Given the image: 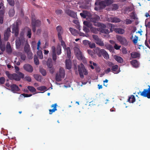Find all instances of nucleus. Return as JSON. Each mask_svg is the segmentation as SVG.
<instances>
[{
    "label": "nucleus",
    "instance_id": "nucleus-60",
    "mask_svg": "<svg viewBox=\"0 0 150 150\" xmlns=\"http://www.w3.org/2000/svg\"><path fill=\"white\" fill-rule=\"evenodd\" d=\"M31 35V30L29 28L28 30L27 33V36L29 38H30Z\"/></svg>",
    "mask_w": 150,
    "mask_h": 150
},
{
    "label": "nucleus",
    "instance_id": "nucleus-18",
    "mask_svg": "<svg viewBox=\"0 0 150 150\" xmlns=\"http://www.w3.org/2000/svg\"><path fill=\"white\" fill-rule=\"evenodd\" d=\"M95 4V5H98L102 7V8H105L106 6H107L105 0L102 1L98 3L96 2Z\"/></svg>",
    "mask_w": 150,
    "mask_h": 150
},
{
    "label": "nucleus",
    "instance_id": "nucleus-16",
    "mask_svg": "<svg viewBox=\"0 0 150 150\" xmlns=\"http://www.w3.org/2000/svg\"><path fill=\"white\" fill-rule=\"evenodd\" d=\"M66 66L67 69H70L71 68V62L70 59H67L65 61Z\"/></svg>",
    "mask_w": 150,
    "mask_h": 150
},
{
    "label": "nucleus",
    "instance_id": "nucleus-62",
    "mask_svg": "<svg viewBox=\"0 0 150 150\" xmlns=\"http://www.w3.org/2000/svg\"><path fill=\"white\" fill-rule=\"evenodd\" d=\"M5 79L4 77L0 78V83L1 84H4L5 82Z\"/></svg>",
    "mask_w": 150,
    "mask_h": 150
},
{
    "label": "nucleus",
    "instance_id": "nucleus-48",
    "mask_svg": "<svg viewBox=\"0 0 150 150\" xmlns=\"http://www.w3.org/2000/svg\"><path fill=\"white\" fill-rule=\"evenodd\" d=\"M107 6H109L112 4L114 2L113 0H104Z\"/></svg>",
    "mask_w": 150,
    "mask_h": 150
},
{
    "label": "nucleus",
    "instance_id": "nucleus-11",
    "mask_svg": "<svg viewBox=\"0 0 150 150\" xmlns=\"http://www.w3.org/2000/svg\"><path fill=\"white\" fill-rule=\"evenodd\" d=\"M23 68L25 71L29 73L32 72L33 70L32 66L29 64H25L24 65Z\"/></svg>",
    "mask_w": 150,
    "mask_h": 150
},
{
    "label": "nucleus",
    "instance_id": "nucleus-13",
    "mask_svg": "<svg viewBox=\"0 0 150 150\" xmlns=\"http://www.w3.org/2000/svg\"><path fill=\"white\" fill-rule=\"evenodd\" d=\"M11 32L10 28H8L4 33V39L5 41H7L10 35Z\"/></svg>",
    "mask_w": 150,
    "mask_h": 150
},
{
    "label": "nucleus",
    "instance_id": "nucleus-3",
    "mask_svg": "<svg viewBox=\"0 0 150 150\" xmlns=\"http://www.w3.org/2000/svg\"><path fill=\"white\" fill-rule=\"evenodd\" d=\"M65 74V71L62 67L59 68V73H57L55 76V79L57 81L59 82L61 81L62 78H64Z\"/></svg>",
    "mask_w": 150,
    "mask_h": 150
},
{
    "label": "nucleus",
    "instance_id": "nucleus-15",
    "mask_svg": "<svg viewBox=\"0 0 150 150\" xmlns=\"http://www.w3.org/2000/svg\"><path fill=\"white\" fill-rule=\"evenodd\" d=\"M103 50V49H101L98 47H96L95 49L94 52L99 57H101L102 56V53Z\"/></svg>",
    "mask_w": 150,
    "mask_h": 150
},
{
    "label": "nucleus",
    "instance_id": "nucleus-1",
    "mask_svg": "<svg viewBox=\"0 0 150 150\" xmlns=\"http://www.w3.org/2000/svg\"><path fill=\"white\" fill-rule=\"evenodd\" d=\"M78 69L80 77L81 78H83V74L85 75H87L88 74V71L85 68L84 65L82 63H81L78 65Z\"/></svg>",
    "mask_w": 150,
    "mask_h": 150
},
{
    "label": "nucleus",
    "instance_id": "nucleus-57",
    "mask_svg": "<svg viewBox=\"0 0 150 150\" xmlns=\"http://www.w3.org/2000/svg\"><path fill=\"white\" fill-rule=\"evenodd\" d=\"M92 38L95 41V42H96L100 38H99L98 36L95 35H92Z\"/></svg>",
    "mask_w": 150,
    "mask_h": 150
},
{
    "label": "nucleus",
    "instance_id": "nucleus-21",
    "mask_svg": "<svg viewBox=\"0 0 150 150\" xmlns=\"http://www.w3.org/2000/svg\"><path fill=\"white\" fill-rule=\"evenodd\" d=\"M114 58L116 61L119 63H122L123 61V59L122 57L117 55H114Z\"/></svg>",
    "mask_w": 150,
    "mask_h": 150
},
{
    "label": "nucleus",
    "instance_id": "nucleus-20",
    "mask_svg": "<svg viewBox=\"0 0 150 150\" xmlns=\"http://www.w3.org/2000/svg\"><path fill=\"white\" fill-rule=\"evenodd\" d=\"M6 51V52L8 53H11L12 52L10 43L8 42L7 43Z\"/></svg>",
    "mask_w": 150,
    "mask_h": 150
},
{
    "label": "nucleus",
    "instance_id": "nucleus-35",
    "mask_svg": "<svg viewBox=\"0 0 150 150\" xmlns=\"http://www.w3.org/2000/svg\"><path fill=\"white\" fill-rule=\"evenodd\" d=\"M105 28H101L100 30V31L102 33H104L105 34H108L109 33V30L108 29H105Z\"/></svg>",
    "mask_w": 150,
    "mask_h": 150
},
{
    "label": "nucleus",
    "instance_id": "nucleus-38",
    "mask_svg": "<svg viewBox=\"0 0 150 150\" xmlns=\"http://www.w3.org/2000/svg\"><path fill=\"white\" fill-rule=\"evenodd\" d=\"M65 50L67 51V57L68 58H70L71 57V50L69 47H66V50Z\"/></svg>",
    "mask_w": 150,
    "mask_h": 150
},
{
    "label": "nucleus",
    "instance_id": "nucleus-25",
    "mask_svg": "<svg viewBox=\"0 0 150 150\" xmlns=\"http://www.w3.org/2000/svg\"><path fill=\"white\" fill-rule=\"evenodd\" d=\"M131 55L133 58H136L140 57V54L139 53L136 52H132L131 53Z\"/></svg>",
    "mask_w": 150,
    "mask_h": 150
},
{
    "label": "nucleus",
    "instance_id": "nucleus-23",
    "mask_svg": "<svg viewBox=\"0 0 150 150\" xmlns=\"http://www.w3.org/2000/svg\"><path fill=\"white\" fill-rule=\"evenodd\" d=\"M57 103H55L54 104H53L51 106V107H54V108L52 109H50L49 110V114H51L53 112H54L55 111L57 110Z\"/></svg>",
    "mask_w": 150,
    "mask_h": 150
},
{
    "label": "nucleus",
    "instance_id": "nucleus-36",
    "mask_svg": "<svg viewBox=\"0 0 150 150\" xmlns=\"http://www.w3.org/2000/svg\"><path fill=\"white\" fill-rule=\"evenodd\" d=\"M90 30L92 33L96 34L98 33V31H99V29L91 27L90 28Z\"/></svg>",
    "mask_w": 150,
    "mask_h": 150
},
{
    "label": "nucleus",
    "instance_id": "nucleus-55",
    "mask_svg": "<svg viewBox=\"0 0 150 150\" xmlns=\"http://www.w3.org/2000/svg\"><path fill=\"white\" fill-rule=\"evenodd\" d=\"M8 4L11 6H13L15 5L14 0H7Z\"/></svg>",
    "mask_w": 150,
    "mask_h": 150
},
{
    "label": "nucleus",
    "instance_id": "nucleus-37",
    "mask_svg": "<svg viewBox=\"0 0 150 150\" xmlns=\"http://www.w3.org/2000/svg\"><path fill=\"white\" fill-rule=\"evenodd\" d=\"M57 53L58 55H59L62 53L61 47L59 45L57 46Z\"/></svg>",
    "mask_w": 150,
    "mask_h": 150
},
{
    "label": "nucleus",
    "instance_id": "nucleus-41",
    "mask_svg": "<svg viewBox=\"0 0 150 150\" xmlns=\"http://www.w3.org/2000/svg\"><path fill=\"white\" fill-rule=\"evenodd\" d=\"M27 88L31 92L33 93L36 91L35 88L33 86H28L27 87Z\"/></svg>",
    "mask_w": 150,
    "mask_h": 150
},
{
    "label": "nucleus",
    "instance_id": "nucleus-7",
    "mask_svg": "<svg viewBox=\"0 0 150 150\" xmlns=\"http://www.w3.org/2000/svg\"><path fill=\"white\" fill-rule=\"evenodd\" d=\"M12 33H14L15 35L17 37L19 33L18 24L17 22L15 24H13L12 28Z\"/></svg>",
    "mask_w": 150,
    "mask_h": 150
},
{
    "label": "nucleus",
    "instance_id": "nucleus-6",
    "mask_svg": "<svg viewBox=\"0 0 150 150\" xmlns=\"http://www.w3.org/2000/svg\"><path fill=\"white\" fill-rule=\"evenodd\" d=\"M117 40L120 43L125 46H127L128 45V42L127 39L124 37L118 36L116 37Z\"/></svg>",
    "mask_w": 150,
    "mask_h": 150
},
{
    "label": "nucleus",
    "instance_id": "nucleus-42",
    "mask_svg": "<svg viewBox=\"0 0 150 150\" xmlns=\"http://www.w3.org/2000/svg\"><path fill=\"white\" fill-rule=\"evenodd\" d=\"M133 7L132 6H128L125 8L124 9V11L126 12L127 11L129 12L133 11Z\"/></svg>",
    "mask_w": 150,
    "mask_h": 150
},
{
    "label": "nucleus",
    "instance_id": "nucleus-30",
    "mask_svg": "<svg viewBox=\"0 0 150 150\" xmlns=\"http://www.w3.org/2000/svg\"><path fill=\"white\" fill-rule=\"evenodd\" d=\"M93 25H94L96 26H98V27H100L101 28H105L106 27V26L104 24H102L100 23H97L96 22H94Z\"/></svg>",
    "mask_w": 150,
    "mask_h": 150
},
{
    "label": "nucleus",
    "instance_id": "nucleus-9",
    "mask_svg": "<svg viewBox=\"0 0 150 150\" xmlns=\"http://www.w3.org/2000/svg\"><path fill=\"white\" fill-rule=\"evenodd\" d=\"M65 12L68 16L74 18L76 19L77 18L76 13L72 10L70 9L67 10Z\"/></svg>",
    "mask_w": 150,
    "mask_h": 150
},
{
    "label": "nucleus",
    "instance_id": "nucleus-53",
    "mask_svg": "<svg viewBox=\"0 0 150 150\" xmlns=\"http://www.w3.org/2000/svg\"><path fill=\"white\" fill-rule=\"evenodd\" d=\"M74 50L75 53L76 55L79 54L81 52L79 49L77 47H75L74 48Z\"/></svg>",
    "mask_w": 150,
    "mask_h": 150
},
{
    "label": "nucleus",
    "instance_id": "nucleus-61",
    "mask_svg": "<svg viewBox=\"0 0 150 150\" xmlns=\"http://www.w3.org/2000/svg\"><path fill=\"white\" fill-rule=\"evenodd\" d=\"M88 46L91 48H93L95 47L96 44L94 43H91V42H90Z\"/></svg>",
    "mask_w": 150,
    "mask_h": 150
},
{
    "label": "nucleus",
    "instance_id": "nucleus-24",
    "mask_svg": "<svg viewBox=\"0 0 150 150\" xmlns=\"http://www.w3.org/2000/svg\"><path fill=\"white\" fill-rule=\"evenodd\" d=\"M69 30L71 32V33L74 36L76 35L79 34V31L78 30L72 28H69Z\"/></svg>",
    "mask_w": 150,
    "mask_h": 150
},
{
    "label": "nucleus",
    "instance_id": "nucleus-39",
    "mask_svg": "<svg viewBox=\"0 0 150 150\" xmlns=\"http://www.w3.org/2000/svg\"><path fill=\"white\" fill-rule=\"evenodd\" d=\"M96 43L98 45L100 46H103L104 45V44L103 41L100 39L98 40L96 42Z\"/></svg>",
    "mask_w": 150,
    "mask_h": 150
},
{
    "label": "nucleus",
    "instance_id": "nucleus-14",
    "mask_svg": "<svg viewBox=\"0 0 150 150\" xmlns=\"http://www.w3.org/2000/svg\"><path fill=\"white\" fill-rule=\"evenodd\" d=\"M11 91L13 93H16L20 91V89L16 84H13L10 85Z\"/></svg>",
    "mask_w": 150,
    "mask_h": 150
},
{
    "label": "nucleus",
    "instance_id": "nucleus-31",
    "mask_svg": "<svg viewBox=\"0 0 150 150\" xmlns=\"http://www.w3.org/2000/svg\"><path fill=\"white\" fill-rule=\"evenodd\" d=\"M105 47L106 49L108 50L110 52H113L114 49L112 46L110 44H107L105 45Z\"/></svg>",
    "mask_w": 150,
    "mask_h": 150
},
{
    "label": "nucleus",
    "instance_id": "nucleus-51",
    "mask_svg": "<svg viewBox=\"0 0 150 150\" xmlns=\"http://www.w3.org/2000/svg\"><path fill=\"white\" fill-rule=\"evenodd\" d=\"M20 39L21 40L22 42H25V39L24 37V33L23 32H21L20 34Z\"/></svg>",
    "mask_w": 150,
    "mask_h": 150
},
{
    "label": "nucleus",
    "instance_id": "nucleus-26",
    "mask_svg": "<svg viewBox=\"0 0 150 150\" xmlns=\"http://www.w3.org/2000/svg\"><path fill=\"white\" fill-rule=\"evenodd\" d=\"M102 55L104 58L106 59H108L109 58V55L108 54L104 49H103L102 53Z\"/></svg>",
    "mask_w": 150,
    "mask_h": 150
},
{
    "label": "nucleus",
    "instance_id": "nucleus-58",
    "mask_svg": "<svg viewBox=\"0 0 150 150\" xmlns=\"http://www.w3.org/2000/svg\"><path fill=\"white\" fill-rule=\"evenodd\" d=\"M47 65L48 68L52 67V62L51 61L48 60L47 62Z\"/></svg>",
    "mask_w": 150,
    "mask_h": 150
},
{
    "label": "nucleus",
    "instance_id": "nucleus-34",
    "mask_svg": "<svg viewBox=\"0 0 150 150\" xmlns=\"http://www.w3.org/2000/svg\"><path fill=\"white\" fill-rule=\"evenodd\" d=\"M100 19V17L98 15H96L95 17L92 18L91 20V21L93 23L96 22L98 21Z\"/></svg>",
    "mask_w": 150,
    "mask_h": 150
},
{
    "label": "nucleus",
    "instance_id": "nucleus-19",
    "mask_svg": "<svg viewBox=\"0 0 150 150\" xmlns=\"http://www.w3.org/2000/svg\"><path fill=\"white\" fill-rule=\"evenodd\" d=\"M131 63L133 67L137 68L139 67V64L138 61L136 59L133 60L131 62Z\"/></svg>",
    "mask_w": 150,
    "mask_h": 150
},
{
    "label": "nucleus",
    "instance_id": "nucleus-28",
    "mask_svg": "<svg viewBox=\"0 0 150 150\" xmlns=\"http://www.w3.org/2000/svg\"><path fill=\"white\" fill-rule=\"evenodd\" d=\"M135 101V98L134 97V96L132 95L131 96H130L129 97L127 101L129 102L130 103H134Z\"/></svg>",
    "mask_w": 150,
    "mask_h": 150
},
{
    "label": "nucleus",
    "instance_id": "nucleus-12",
    "mask_svg": "<svg viewBox=\"0 0 150 150\" xmlns=\"http://www.w3.org/2000/svg\"><path fill=\"white\" fill-rule=\"evenodd\" d=\"M25 42H22L20 40V38H18L16 39V45L17 49H19L20 47V46L21 45H23Z\"/></svg>",
    "mask_w": 150,
    "mask_h": 150
},
{
    "label": "nucleus",
    "instance_id": "nucleus-64",
    "mask_svg": "<svg viewBox=\"0 0 150 150\" xmlns=\"http://www.w3.org/2000/svg\"><path fill=\"white\" fill-rule=\"evenodd\" d=\"M0 49L2 52H4L5 50V46L4 45L1 44L0 45Z\"/></svg>",
    "mask_w": 150,
    "mask_h": 150
},
{
    "label": "nucleus",
    "instance_id": "nucleus-32",
    "mask_svg": "<svg viewBox=\"0 0 150 150\" xmlns=\"http://www.w3.org/2000/svg\"><path fill=\"white\" fill-rule=\"evenodd\" d=\"M33 76L35 79L38 81L41 82L42 81V76L39 75L35 74Z\"/></svg>",
    "mask_w": 150,
    "mask_h": 150
},
{
    "label": "nucleus",
    "instance_id": "nucleus-27",
    "mask_svg": "<svg viewBox=\"0 0 150 150\" xmlns=\"http://www.w3.org/2000/svg\"><path fill=\"white\" fill-rule=\"evenodd\" d=\"M115 31L116 33L121 34H122L125 33V30L121 28H115Z\"/></svg>",
    "mask_w": 150,
    "mask_h": 150
},
{
    "label": "nucleus",
    "instance_id": "nucleus-10",
    "mask_svg": "<svg viewBox=\"0 0 150 150\" xmlns=\"http://www.w3.org/2000/svg\"><path fill=\"white\" fill-rule=\"evenodd\" d=\"M56 29L57 32L58 38L61 39V37H62V35L63 33V30L62 27L61 25H58Z\"/></svg>",
    "mask_w": 150,
    "mask_h": 150
},
{
    "label": "nucleus",
    "instance_id": "nucleus-22",
    "mask_svg": "<svg viewBox=\"0 0 150 150\" xmlns=\"http://www.w3.org/2000/svg\"><path fill=\"white\" fill-rule=\"evenodd\" d=\"M118 68V66L117 65H115L112 68L111 70L114 74H118L119 72Z\"/></svg>",
    "mask_w": 150,
    "mask_h": 150
},
{
    "label": "nucleus",
    "instance_id": "nucleus-49",
    "mask_svg": "<svg viewBox=\"0 0 150 150\" xmlns=\"http://www.w3.org/2000/svg\"><path fill=\"white\" fill-rule=\"evenodd\" d=\"M83 23L84 25L89 28H90L92 26L91 24L89 22L86 21H84Z\"/></svg>",
    "mask_w": 150,
    "mask_h": 150
},
{
    "label": "nucleus",
    "instance_id": "nucleus-59",
    "mask_svg": "<svg viewBox=\"0 0 150 150\" xmlns=\"http://www.w3.org/2000/svg\"><path fill=\"white\" fill-rule=\"evenodd\" d=\"M55 13L57 15H61L63 11L61 9H58L55 11Z\"/></svg>",
    "mask_w": 150,
    "mask_h": 150
},
{
    "label": "nucleus",
    "instance_id": "nucleus-44",
    "mask_svg": "<svg viewBox=\"0 0 150 150\" xmlns=\"http://www.w3.org/2000/svg\"><path fill=\"white\" fill-rule=\"evenodd\" d=\"M37 54L38 57L40 59H42L43 58V55L42 52L41 50H39L37 52Z\"/></svg>",
    "mask_w": 150,
    "mask_h": 150
},
{
    "label": "nucleus",
    "instance_id": "nucleus-33",
    "mask_svg": "<svg viewBox=\"0 0 150 150\" xmlns=\"http://www.w3.org/2000/svg\"><path fill=\"white\" fill-rule=\"evenodd\" d=\"M58 38L61 43V45L62 46L64 50H65L66 47V45L65 42L62 40V38L61 37V39L60 38Z\"/></svg>",
    "mask_w": 150,
    "mask_h": 150
},
{
    "label": "nucleus",
    "instance_id": "nucleus-43",
    "mask_svg": "<svg viewBox=\"0 0 150 150\" xmlns=\"http://www.w3.org/2000/svg\"><path fill=\"white\" fill-rule=\"evenodd\" d=\"M34 59L35 64L38 65L39 64V62L38 57L36 55H34Z\"/></svg>",
    "mask_w": 150,
    "mask_h": 150
},
{
    "label": "nucleus",
    "instance_id": "nucleus-45",
    "mask_svg": "<svg viewBox=\"0 0 150 150\" xmlns=\"http://www.w3.org/2000/svg\"><path fill=\"white\" fill-rule=\"evenodd\" d=\"M112 10L113 11L116 10L118 9L119 6L117 4H113L112 5Z\"/></svg>",
    "mask_w": 150,
    "mask_h": 150
},
{
    "label": "nucleus",
    "instance_id": "nucleus-56",
    "mask_svg": "<svg viewBox=\"0 0 150 150\" xmlns=\"http://www.w3.org/2000/svg\"><path fill=\"white\" fill-rule=\"evenodd\" d=\"M92 38L95 41V42H96L100 38H99L98 36L95 35H92Z\"/></svg>",
    "mask_w": 150,
    "mask_h": 150
},
{
    "label": "nucleus",
    "instance_id": "nucleus-47",
    "mask_svg": "<svg viewBox=\"0 0 150 150\" xmlns=\"http://www.w3.org/2000/svg\"><path fill=\"white\" fill-rule=\"evenodd\" d=\"M77 59L79 60H82L84 59V57L83 56L81 52L76 55Z\"/></svg>",
    "mask_w": 150,
    "mask_h": 150
},
{
    "label": "nucleus",
    "instance_id": "nucleus-29",
    "mask_svg": "<svg viewBox=\"0 0 150 150\" xmlns=\"http://www.w3.org/2000/svg\"><path fill=\"white\" fill-rule=\"evenodd\" d=\"M15 72H16L19 75H20L21 76L23 77L24 76V74L22 73L21 72L19 71V68L18 67L15 66Z\"/></svg>",
    "mask_w": 150,
    "mask_h": 150
},
{
    "label": "nucleus",
    "instance_id": "nucleus-4",
    "mask_svg": "<svg viewBox=\"0 0 150 150\" xmlns=\"http://www.w3.org/2000/svg\"><path fill=\"white\" fill-rule=\"evenodd\" d=\"M149 87L148 89H144L143 91H139L138 93L139 94L140 93V95L144 97H147L148 98H150V86L148 85Z\"/></svg>",
    "mask_w": 150,
    "mask_h": 150
},
{
    "label": "nucleus",
    "instance_id": "nucleus-17",
    "mask_svg": "<svg viewBox=\"0 0 150 150\" xmlns=\"http://www.w3.org/2000/svg\"><path fill=\"white\" fill-rule=\"evenodd\" d=\"M110 21L112 23H119L120 22V19L117 17H111L110 18Z\"/></svg>",
    "mask_w": 150,
    "mask_h": 150
},
{
    "label": "nucleus",
    "instance_id": "nucleus-2",
    "mask_svg": "<svg viewBox=\"0 0 150 150\" xmlns=\"http://www.w3.org/2000/svg\"><path fill=\"white\" fill-rule=\"evenodd\" d=\"M6 75L8 77L10 80H14L16 81H19L21 80V78H23L24 77H22L17 74H10L9 71H6L5 72Z\"/></svg>",
    "mask_w": 150,
    "mask_h": 150
},
{
    "label": "nucleus",
    "instance_id": "nucleus-50",
    "mask_svg": "<svg viewBox=\"0 0 150 150\" xmlns=\"http://www.w3.org/2000/svg\"><path fill=\"white\" fill-rule=\"evenodd\" d=\"M40 71L43 76H45L46 74V70L43 68H40Z\"/></svg>",
    "mask_w": 150,
    "mask_h": 150
},
{
    "label": "nucleus",
    "instance_id": "nucleus-63",
    "mask_svg": "<svg viewBox=\"0 0 150 150\" xmlns=\"http://www.w3.org/2000/svg\"><path fill=\"white\" fill-rule=\"evenodd\" d=\"M86 12V11H83V13H81L80 14V15L81 17L83 18H85L86 17V16L85 13Z\"/></svg>",
    "mask_w": 150,
    "mask_h": 150
},
{
    "label": "nucleus",
    "instance_id": "nucleus-54",
    "mask_svg": "<svg viewBox=\"0 0 150 150\" xmlns=\"http://www.w3.org/2000/svg\"><path fill=\"white\" fill-rule=\"evenodd\" d=\"M74 50L75 53L76 55L79 54L81 52L79 49L77 47H75L74 48Z\"/></svg>",
    "mask_w": 150,
    "mask_h": 150
},
{
    "label": "nucleus",
    "instance_id": "nucleus-5",
    "mask_svg": "<svg viewBox=\"0 0 150 150\" xmlns=\"http://www.w3.org/2000/svg\"><path fill=\"white\" fill-rule=\"evenodd\" d=\"M41 24L40 21L39 20H35L32 19V30L33 32L35 33L36 30V28L39 27Z\"/></svg>",
    "mask_w": 150,
    "mask_h": 150
},
{
    "label": "nucleus",
    "instance_id": "nucleus-52",
    "mask_svg": "<svg viewBox=\"0 0 150 150\" xmlns=\"http://www.w3.org/2000/svg\"><path fill=\"white\" fill-rule=\"evenodd\" d=\"M37 90L39 91H43L46 90L47 89V88L45 86H42L37 88Z\"/></svg>",
    "mask_w": 150,
    "mask_h": 150
},
{
    "label": "nucleus",
    "instance_id": "nucleus-8",
    "mask_svg": "<svg viewBox=\"0 0 150 150\" xmlns=\"http://www.w3.org/2000/svg\"><path fill=\"white\" fill-rule=\"evenodd\" d=\"M24 50L27 54L30 55V58H33V54L30 51V46L28 44L27 41H26L24 47Z\"/></svg>",
    "mask_w": 150,
    "mask_h": 150
},
{
    "label": "nucleus",
    "instance_id": "nucleus-40",
    "mask_svg": "<svg viewBox=\"0 0 150 150\" xmlns=\"http://www.w3.org/2000/svg\"><path fill=\"white\" fill-rule=\"evenodd\" d=\"M14 13H15V11H14V8L10 9V10H9L8 14H9V16L10 17L13 16L14 15Z\"/></svg>",
    "mask_w": 150,
    "mask_h": 150
},
{
    "label": "nucleus",
    "instance_id": "nucleus-46",
    "mask_svg": "<svg viewBox=\"0 0 150 150\" xmlns=\"http://www.w3.org/2000/svg\"><path fill=\"white\" fill-rule=\"evenodd\" d=\"M132 21L129 19H126L125 20L123 21V22L124 23L128 25L131 24L132 23Z\"/></svg>",
    "mask_w": 150,
    "mask_h": 150
}]
</instances>
